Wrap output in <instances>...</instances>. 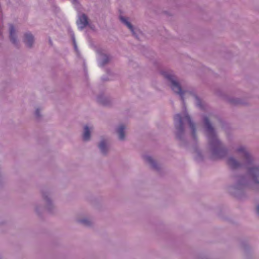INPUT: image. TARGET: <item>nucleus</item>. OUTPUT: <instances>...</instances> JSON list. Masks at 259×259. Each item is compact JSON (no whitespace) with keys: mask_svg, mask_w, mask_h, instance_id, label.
<instances>
[{"mask_svg":"<svg viewBox=\"0 0 259 259\" xmlns=\"http://www.w3.org/2000/svg\"><path fill=\"white\" fill-rule=\"evenodd\" d=\"M204 123L206 131L209 135L208 136L210 144L212 146L214 147L215 151H218L220 148L221 143L215 136L214 129L207 117L204 118Z\"/></svg>","mask_w":259,"mask_h":259,"instance_id":"1","label":"nucleus"},{"mask_svg":"<svg viewBox=\"0 0 259 259\" xmlns=\"http://www.w3.org/2000/svg\"><path fill=\"white\" fill-rule=\"evenodd\" d=\"M174 120L176 127L177 129L183 131V123L184 121L188 122L191 128L192 129L193 134H195V126L192 122L190 117L186 112L184 113L183 115L180 114H176L174 117Z\"/></svg>","mask_w":259,"mask_h":259,"instance_id":"2","label":"nucleus"},{"mask_svg":"<svg viewBox=\"0 0 259 259\" xmlns=\"http://www.w3.org/2000/svg\"><path fill=\"white\" fill-rule=\"evenodd\" d=\"M164 76L165 78L168 79L171 81V89L176 93L178 94L181 96V99L183 102L184 101L183 95L184 92L182 91V89L179 84V83L175 79V77L171 74H165Z\"/></svg>","mask_w":259,"mask_h":259,"instance_id":"3","label":"nucleus"},{"mask_svg":"<svg viewBox=\"0 0 259 259\" xmlns=\"http://www.w3.org/2000/svg\"><path fill=\"white\" fill-rule=\"evenodd\" d=\"M77 24L78 27L81 29H83L88 25V19L85 15L82 14L79 17Z\"/></svg>","mask_w":259,"mask_h":259,"instance_id":"4","label":"nucleus"},{"mask_svg":"<svg viewBox=\"0 0 259 259\" xmlns=\"http://www.w3.org/2000/svg\"><path fill=\"white\" fill-rule=\"evenodd\" d=\"M34 39L32 34L26 33L25 34L24 42L28 47H31L33 43Z\"/></svg>","mask_w":259,"mask_h":259,"instance_id":"5","label":"nucleus"},{"mask_svg":"<svg viewBox=\"0 0 259 259\" xmlns=\"http://www.w3.org/2000/svg\"><path fill=\"white\" fill-rule=\"evenodd\" d=\"M125 127L123 124L121 125L118 128L117 132L119 135V138L121 140H123L124 139V130H125Z\"/></svg>","mask_w":259,"mask_h":259,"instance_id":"6","label":"nucleus"},{"mask_svg":"<svg viewBox=\"0 0 259 259\" xmlns=\"http://www.w3.org/2000/svg\"><path fill=\"white\" fill-rule=\"evenodd\" d=\"M82 138L84 141H88L90 138V132L88 126H85L84 128Z\"/></svg>","mask_w":259,"mask_h":259,"instance_id":"7","label":"nucleus"},{"mask_svg":"<svg viewBox=\"0 0 259 259\" xmlns=\"http://www.w3.org/2000/svg\"><path fill=\"white\" fill-rule=\"evenodd\" d=\"M228 164L232 168H236L239 166V163L233 158H230L228 161Z\"/></svg>","mask_w":259,"mask_h":259,"instance_id":"8","label":"nucleus"},{"mask_svg":"<svg viewBox=\"0 0 259 259\" xmlns=\"http://www.w3.org/2000/svg\"><path fill=\"white\" fill-rule=\"evenodd\" d=\"M120 19L121 21L127 26V27L131 30V31L133 32V34H135V33L134 32L133 27L127 21V20L122 16L120 17Z\"/></svg>","mask_w":259,"mask_h":259,"instance_id":"9","label":"nucleus"},{"mask_svg":"<svg viewBox=\"0 0 259 259\" xmlns=\"http://www.w3.org/2000/svg\"><path fill=\"white\" fill-rule=\"evenodd\" d=\"M15 28L13 25H11L10 27V39L13 43L16 42V38L15 37Z\"/></svg>","mask_w":259,"mask_h":259,"instance_id":"10","label":"nucleus"},{"mask_svg":"<svg viewBox=\"0 0 259 259\" xmlns=\"http://www.w3.org/2000/svg\"><path fill=\"white\" fill-rule=\"evenodd\" d=\"M99 147L100 149L102 151V152H103V153H106L107 147H106L105 142L104 141L101 142V143L99 144Z\"/></svg>","mask_w":259,"mask_h":259,"instance_id":"11","label":"nucleus"},{"mask_svg":"<svg viewBox=\"0 0 259 259\" xmlns=\"http://www.w3.org/2000/svg\"><path fill=\"white\" fill-rule=\"evenodd\" d=\"M239 152H242L243 156L246 159H248L250 157L249 154L245 151L244 148H240L238 149Z\"/></svg>","mask_w":259,"mask_h":259,"instance_id":"12","label":"nucleus"},{"mask_svg":"<svg viewBox=\"0 0 259 259\" xmlns=\"http://www.w3.org/2000/svg\"><path fill=\"white\" fill-rule=\"evenodd\" d=\"M145 159L147 162H148L149 163H153V160L150 157H149V156L146 157Z\"/></svg>","mask_w":259,"mask_h":259,"instance_id":"13","label":"nucleus"},{"mask_svg":"<svg viewBox=\"0 0 259 259\" xmlns=\"http://www.w3.org/2000/svg\"><path fill=\"white\" fill-rule=\"evenodd\" d=\"M81 222L85 224V225H88L89 223V222L88 221V220H82L81 221Z\"/></svg>","mask_w":259,"mask_h":259,"instance_id":"14","label":"nucleus"},{"mask_svg":"<svg viewBox=\"0 0 259 259\" xmlns=\"http://www.w3.org/2000/svg\"><path fill=\"white\" fill-rule=\"evenodd\" d=\"M73 41L74 49L76 50L77 46H76V42L75 41V38L74 37L73 38Z\"/></svg>","mask_w":259,"mask_h":259,"instance_id":"15","label":"nucleus"},{"mask_svg":"<svg viewBox=\"0 0 259 259\" xmlns=\"http://www.w3.org/2000/svg\"><path fill=\"white\" fill-rule=\"evenodd\" d=\"M256 212L259 213V205H258L256 207Z\"/></svg>","mask_w":259,"mask_h":259,"instance_id":"16","label":"nucleus"},{"mask_svg":"<svg viewBox=\"0 0 259 259\" xmlns=\"http://www.w3.org/2000/svg\"><path fill=\"white\" fill-rule=\"evenodd\" d=\"M35 114L36 116H39V114H38V110H37L35 112Z\"/></svg>","mask_w":259,"mask_h":259,"instance_id":"17","label":"nucleus"},{"mask_svg":"<svg viewBox=\"0 0 259 259\" xmlns=\"http://www.w3.org/2000/svg\"><path fill=\"white\" fill-rule=\"evenodd\" d=\"M72 3H74L75 2L76 0H72Z\"/></svg>","mask_w":259,"mask_h":259,"instance_id":"18","label":"nucleus"}]
</instances>
